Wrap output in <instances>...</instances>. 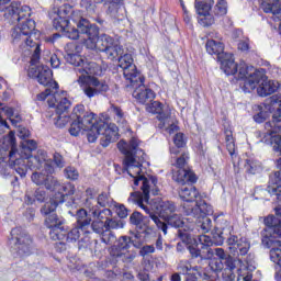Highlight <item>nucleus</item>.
<instances>
[{"label": "nucleus", "mask_w": 281, "mask_h": 281, "mask_svg": "<svg viewBox=\"0 0 281 281\" xmlns=\"http://www.w3.org/2000/svg\"><path fill=\"white\" fill-rule=\"evenodd\" d=\"M85 130V127L81 125L80 121L78 119H72L69 127V134L72 137H78Z\"/></svg>", "instance_id": "44"}, {"label": "nucleus", "mask_w": 281, "mask_h": 281, "mask_svg": "<svg viewBox=\"0 0 281 281\" xmlns=\"http://www.w3.org/2000/svg\"><path fill=\"white\" fill-rule=\"evenodd\" d=\"M212 205L207 204L205 200H200L194 204H186L183 206V214L186 216L198 217V216H207V214H212Z\"/></svg>", "instance_id": "26"}, {"label": "nucleus", "mask_w": 281, "mask_h": 281, "mask_svg": "<svg viewBox=\"0 0 281 281\" xmlns=\"http://www.w3.org/2000/svg\"><path fill=\"white\" fill-rule=\"evenodd\" d=\"M238 49L240 52H248L249 50V40H241V41H239Z\"/></svg>", "instance_id": "59"}, {"label": "nucleus", "mask_w": 281, "mask_h": 281, "mask_svg": "<svg viewBox=\"0 0 281 281\" xmlns=\"http://www.w3.org/2000/svg\"><path fill=\"white\" fill-rule=\"evenodd\" d=\"M109 265H111V262L109 260H106V259L101 260L98 262L97 269L99 271H104V270L109 269Z\"/></svg>", "instance_id": "60"}, {"label": "nucleus", "mask_w": 281, "mask_h": 281, "mask_svg": "<svg viewBox=\"0 0 281 281\" xmlns=\"http://www.w3.org/2000/svg\"><path fill=\"white\" fill-rule=\"evenodd\" d=\"M165 221L168 225H170V227H176V229H179V227H183V225H186L181 214H178L177 212L169 215Z\"/></svg>", "instance_id": "42"}, {"label": "nucleus", "mask_w": 281, "mask_h": 281, "mask_svg": "<svg viewBox=\"0 0 281 281\" xmlns=\"http://www.w3.org/2000/svg\"><path fill=\"white\" fill-rule=\"evenodd\" d=\"M179 196L184 201L182 207L184 205H194L196 203V199H199V190H196L192 184H189L180 189Z\"/></svg>", "instance_id": "31"}, {"label": "nucleus", "mask_w": 281, "mask_h": 281, "mask_svg": "<svg viewBox=\"0 0 281 281\" xmlns=\"http://www.w3.org/2000/svg\"><path fill=\"white\" fill-rule=\"evenodd\" d=\"M72 120L71 114L67 115V113H59L57 114L55 126H57V128H65V126H67L69 122H72Z\"/></svg>", "instance_id": "45"}, {"label": "nucleus", "mask_w": 281, "mask_h": 281, "mask_svg": "<svg viewBox=\"0 0 281 281\" xmlns=\"http://www.w3.org/2000/svg\"><path fill=\"white\" fill-rule=\"evenodd\" d=\"M54 191L57 193L55 194V198L50 199V201H60V199H63V203H65L66 196H71V194H76V187L70 182H59V186L57 187V189H54L53 192Z\"/></svg>", "instance_id": "32"}, {"label": "nucleus", "mask_w": 281, "mask_h": 281, "mask_svg": "<svg viewBox=\"0 0 281 281\" xmlns=\"http://www.w3.org/2000/svg\"><path fill=\"white\" fill-rule=\"evenodd\" d=\"M109 113L113 117L114 122L122 128H126V113L121 106L111 103Z\"/></svg>", "instance_id": "35"}, {"label": "nucleus", "mask_w": 281, "mask_h": 281, "mask_svg": "<svg viewBox=\"0 0 281 281\" xmlns=\"http://www.w3.org/2000/svg\"><path fill=\"white\" fill-rule=\"evenodd\" d=\"M266 229L262 233L261 243L267 249H270V260L274 265L281 261V221L280 218L269 215L263 220Z\"/></svg>", "instance_id": "9"}, {"label": "nucleus", "mask_w": 281, "mask_h": 281, "mask_svg": "<svg viewBox=\"0 0 281 281\" xmlns=\"http://www.w3.org/2000/svg\"><path fill=\"white\" fill-rule=\"evenodd\" d=\"M132 87L135 89L133 98H135V100L140 104H148V102H153L155 100V91L144 85L143 76L142 79H137V82Z\"/></svg>", "instance_id": "23"}, {"label": "nucleus", "mask_w": 281, "mask_h": 281, "mask_svg": "<svg viewBox=\"0 0 281 281\" xmlns=\"http://www.w3.org/2000/svg\"><path fill=\"white\" fill-rule=\"evenodd\" d=\"M142 221H144V217L142 216V213L137 211H135L130 217L132 225H142Z\"/></svg>", "instance_id": "51"}, {"label": "nucleus", "mask_w": 281, "mask_h": 281, "mask_svg": "<svg viewBox=\"0 0 281 281\" xmlns=\"http://www.w3.org/2000/svg\"><path fill=\"white\" fill-rule=\"evenodd\" d=\"M9 245L19 256H30L32 254V237L21 227L11 231Z\"/></svg>", "instance_id": "15"}, {"label": "nucleus", "mask_w": 281, "mask_h": 281, "mask_svg": "<svg viewBox=\"0 0 281 281\" xmlns=\"http://www.w3.org/2000/svg\"><path fill=\"white\" fill-rule=\"evenodd\" d=\"M148 113L157 115V120L160 122L158 124L159 128H164L166 123L170 121V115H168V108L162 105L159 101H154L146 108Z\"/></svg>", "instance_id": "28"}, {"label": "nucleus", "mask_w": 281, "mask_h": 281, "mask_svg": "<svg viewBox=\"0 0 281 281\" xmlns=\"http://www.w3.org/2000/svg\"><path fill=\"white\" fill-rule=\"evenodd\" d=\"M213 5L214 0H209V2L195 0V10L199 14L198 21L202 27H210V25H214V15L210 13Z\"/></svg>", "instance_id": "22"}, {"label": "nucleus", "mask_w": 281, "mask_h": 281, "mask_svg": "<svg viewBox=\"0 0 281 281\" xmlns=\"http://www.w3.org/2000/svg\"><path fill=\"white\" fill-rule=\"evenodd\" d=\"M269 106H271V97H270L268 103H265L263 106H259V113L254 115V120L257 124H262V122H265V120H267V117H269V115H271V113H272V117H273V113H276L278 111V109L270 110Z\"/></svg>", "instance_id": "37"}, {"label": "nucleus", "mask_w": 281, "mask_h": 281, "mask_svg": "<svg viewBox=\"0 0 281 281\" xmlns=\"http://www.w3.org/2000/svg\"><path fill=\"white\" fill-rule=\"evenodd\" d=\"M111 205H113V199H111L109 193H101L95 199V206L100 207V210H106V207H111Z\"/></svg>", "instance_id": "41"}, {"label": "nucleus", "mask_w": 281, "mask_h": 281, "mask_svg": "<svg viewBox=\"0 0 281 281\" xmlns=\"http://www.w3.org/2000/svg\"><path fill=\"white\" fill-rule=\"evenodd\" d=\"M95 189L92 188H88L85 194L82 191H76L75 196L72 198V203L74 205L83 203L91 216H100L102 218L103 216H106V214H110V212L109 209H100V206L95 205Z\"/></svg>", "instance_id": "14"}, {"label": "nucleus", "mask_w": 281, "mask_h": 281, "mask_svg": "<svg viewBox=\"0 0 281 281\" xmlns=\"http://www.w3.org/2000/svg\"><path fill=\"white\" fill-rule=\"evenodd\" d=\"M117 148L125 157L123 160L124 170L134 179V186L142 183L140 189L143 193L132 192L127 202L138 205L140 210H144L145 214L149 215V218L166 236L168 234V224L161 222L160 218L166 221L175 214L177 212V204L172 201H162L161 198H155L150 201V192L154 195L159 194V189H157L158 180L155 176L146 178L142 175V164L146 161V154L139 148V139L132 137L128 143L120 140ZM155 212L159 214L160 218Z\"/></svg>", "instance_id": "1"}, {"label": "nucleus", "mask_w": 281, "mask_h": 281, "mask_svg": "<svg viewBox=\"0 0 281 281\" xmlns=\"http://www.w3.org/2000/svg\"><path fill=\"white\" fill-rule=\"evenodd\" d=\"M54 164L57 168H65V158L58 153L54 154Z\"/></svg>", "instance_id": "57"}, {"label": "nucleus", "mask_w": 281, "mask_h": 281, "mask_svg": "<svg viewBox=\"0 0 281 281\" xmlns=\"http://www.w3.org/2000/svg\"><path fill=\"white\" fill-rule=\"evenodd\" d=\"M173 144L178 148H183L186 146V139L183 138V133H177L173 137Z\"/></svg>", "instance_id": "53"}, {"label": "nucleus", "mask_w": 281, "mask_h": 281, "mask_svg": "<svg viewBox=\"0 0 281 281\" xmlns=\"http://www.w3.org/2000/svg\"><path fill=\"white\" fill-rule=\"evenodd\" d=\"M148 254H155V246L147 245V246H143L140 248L139 256H142L143 258H146V256H148Z\"/></svg>", "instance_id": "54"}, {"label": "nucleus", "mask_w": 281, "mask_h": 281, "mask_svg": "<svg viewBox=\"0 0 281 281\" xmlns=\"http://www.w3.org/2000/svg\"><path fill=\"white\" fill-rule=\"evenodd\" d=\"M1 113H5V115L9 116L10 122L14 126H16V124H19V122H21V115L15 114L13 108L3 106V103H0V119L3 120V117H1Z\"/></svg>", "instance_id": "39"}, {"label": "nucleus", "mask_w": 281, "mask_h": 281, "mask_svg": "<svg viewBox=\"0 0 281 281\" xmlns=\"http://www.w3.org/2000/svg\"><path fill=\"white\" fill-rule=\"evenodd\" d=\"M122 281H135V277L131 272H124Z\"/></svg>", "instance_id": "64"}, {"label": "nucleus", "mask_w": 281, "mask_h": 281, "mask_svg": "<svg viewBox=\"0 0 281 281\" xmlns=\"http://www.w3.org/2000/svg\"><path fill=\"white\" fill-rule=\"evenodd\" d=\"M35 214H36V211L33 207H29V209H26L24 216L29 221H34Z\"/></svg>", "instance_id": "62"}, {"label": "nucleus", "mask_w": 281, "mask_h": 281, "mask_svg": "<svg viewBox=\"0 0 281 281\" xmlns=\"http://www.w3.org/2000/svg\"><path fill=\"white\" fill-rule=\"evenodd\" d=\"M54 3L53 27L61 32L63 36L70 41H81L88 34L92 36L97 34L98 25L82 18L79 10H74V7L65 0H54Z\"/></svg>", "instance_id": "4"}, {"label": "nucleus", "mask_w": 281, "mask_h": 281, "mask_svg": "<svg viewBox=\"0 0 281 281\" xmlns=\"http://www.w3.org/2000/svg\"><path fill=\"white\" fill-rule=\"evenodd\" d=\"M116 214L120 218H126L128 216V209L124 204H120L116 206Z\"/></svg>", "instance_id": "55"}, {"label": "nucleus", "mask_w": 281, "mask_h": 281, "mask_svg": "<svg viewBox=\"0 0 281 281\" xmlns=\"http://www.w3.org/2000/svg\"><path fill=\"white\" fill-rule=\"evenodd\" d=\"M64 175L66 179H70V181L78 180V177H80V173L78 172V169L76 167H66L64 170Z\"/></svg>", "instance_id": "49"}, {"label": "nucleus", "mask_w": 281, "mask_h": 281, "mask_svg": "<svg viewBox=\"0 0 281 281\" xmlns=\"http://www.w3.org/2000/svg\"><path fill=\"white\" fill-rule=\"evenodd\" d=\"M94 3H106L108 14L114 21H124L126 19V8H124L122 0H94Z\"/></svg>", "instance_id": "25"}, {"label": "nucleus", "mask_w": 281, "mask_h": 281, "mask_svg": "<svg viewBox=\"0 0 281 281\" xmlns=\"http://www.w3.org/2000/svg\"><path fill=\"white\" fill-rule=\"evenodd\" d=\"M244 168L248 175H258L262 170V164L255 157L245 160Z\"/></svg>", "instance_id": "38"}, {"label": "nucleus", "mask_w": 281, "mask_h": 281, "mask_svg": "<svg viewBox=\"0 0 281 281\" xmlns=\"http://www.w3.org/2000/svg\"><path fill=\"white\" fill-rule=\"evenodd\" d=\"M239 78H246L244 82L239 83L244 93H251V91L257 89V93L261 98H267V95H271L276 91H278L277 95H281L280 83L269 80L262 68L256 69L252 66L243 64L239 68Z\"/></svg>", "instance_id": "7"}, {"label": "nucleus", "mask_w": 281, "mask_h": 281, "mask_svg": "<svg viewBox=\"0 0 281 281\" xmlns=\"http://www.w3.org/2000/svg\"><path fill=\"white\" fill-rule=\"evenodd\" d=\"M37 100L40 102L47 100L48 106L55 109L56 114L67 113L71 108V101L67 99V92L65 91L58 93V90L54 92L52 89L46 88L44 92L37 94Z\"/></svg>", "instance_id": "13"}, {"label": "nucleus", "mask_w": 281, "mask_h": 281, "mask_svg": "<svg viewBox=\"0 0 281 281\" xmlns=\"http://www.w3.org/2000/svg\"><path fill=\"white\" fill-rule=\"evenodd\" d=\"M47 199V192L45 189L37 188L34 192L26 191L24 202L26 205H34V203H43Z\"/></svg>", "instance_id": "34"}, {"label": "nucleus", "mask_w": 281, "mask_h": 281, "mask_svg": "<svg viewBox=\"0 0 281 281\" xmlns=\"http://www.w3.org/2000/svg\"><path fill=\"white\" fill-rule=\"evenodd\" d=\"M119 59V67L123 70V76L127 82H130L131 87H135V82L140 80L142 82V75L137 71V67L133 64V55L125 54L123 56H117L115 60Z\"/></svg>", "instance_id": "19"}, {"label": "nucleus", "mask_w": 281, "mask_h": 281, "mask_svg": "<svg viewBox=\"0 0 281 281\" xmlns=\"http://www.w3.org/2000/svg\"><path fill=\"white\" fill-rule=\"evenodd\" d=\"M217 60L221 64L222 71H224L226 76H235L237 80H240L239 85H243V82L247 80V77L240 78V66L245 65V63L243 61L239 65L236 64V60L234 59V55L232 53H226Z\"/></svg>", "instance_id": "21"}, {"label": "nucleus", "mask_w": 281, "mask_h": 281, "mask_svg": "<svg viewBox=\"0 0 281 281\" xmlns=\"http://www.w3.org/2000/svg\"><path fill=\"white\" fill-rule=\"evenodd\" d=\"M188 154H182L180 157L171 160V165L178 168L177 171H173L172 179L177 183L181 186H186L187 183H196V175L194 171L190 169H186V164H188Z\"/></svg>", "instance_id": "16"}, {"label": "nucleus", "mask_w": 281, "mask_h": 281, "mask_svg": "<svg viewBox=\"0 0 281 281\" xmlns=\"http://www.w3.org/2000/svg\"><path fill=\"white\" fill-rule=\"evenodd\" d=\"M227 245L232 256H235L236 258L247 256L249 249H251V244H249L247 238L238 239L236 236L228 237Z\"/></svg>", "instance_id": "24"}, {"label": "nucleus", "mask_w": 281, "mask_h": 281, "mask_svg": "<svg viewBox=\"0 0 281 281\" xmlns=\"http://www.w3.org/2000/svg\"><path fill=\"white\" fill-rule=\"evenodd\" d=\"M205 47L207 54L211 56H216L217 60L221 58V56L227 54L225 53V44L218 40H207Z\"/></svg>", "instance_id": "33"}, {"label": "nucleus", "mask_w": 281, "mask_h": 281, "mask_svg": "<svg viewBox=\"0 0 281 281\" xmlns=\"http://www.w3.org/2000/svg\"><path fill=\"white\" fill-rule=\"evenodd\" d=\"M160 128H165L169 135H175V133H178L179 131V126L175 125V123H170V116L169 121L166 122V125Z\"/></svg>", "instance_id": "52"}, {"label": "nucleus", "mask_w": 281, "mask_h": 281, "mask_svg": "<svg viewBox=\"0 0 281 281\" xmlns=\"http://www.w3.org/2000/svg\"><path fill=\"white\" fill-rule=\"evenodd\" d=\"M71 119L78 120L81 126H83L90 144H94L98 140V136H101L100 144L103 148H106L113 142H117V125H109L102 119H97L93 112L85 111V105L82 104L74 108Z\"/></svg>", "instance_id": "5"}, {"label": "nucleus", "mask_w": 281, "mask_h": 281, "mask_svg": "<svg viewBox=\"0 0 281 281\" xmlns=\"http://www.w3.org/2000/svg\"><path fill=\"white\" fill-rule=\"evenodd\" d=\"M12 0H0V12L4 13V19L10 23H19L11 31V38L13 45H19L21 49L30 52L31 64L27 76L33 78L43 87H47L50 91H58V82L54 81V74L45 65H38L41 60V44L36 35V22L32 19V9L29 5H21L19 2Z\"/></svg>", "instance_id": "2"}, {"label": "nucleus", "mask_w": 281, "mask_h": 281, "mask_svg": "<svg viewBox=\"0 0 281 281\" xmlns=\"http://www.w3.org/2000/svg\"><path fill=\"white\" fill-rule=\"evenodd\" d=\"M80 5L86 10L87 14H95V2L91 0H81Z\"/></svg>", "instance_id": "50"}, {"label": "nucleus", "mask_w": 281, "mask_h": 281, "mask_svg": "<svg viewBox=\"0 0 281 281\" xmlns=\"http://www.w3.org/2000/svg\"><path fill=\"white\" fill-rule=\"evenodd\" d=\"M260 8L266 14H272L273 21H281V0H262Z\"/></svg>", "instance_id": "29"}, {"label": "nucleus", "mask_w": 281, "mask_h": 281, "mask_svg": "<svg viewBox=\"0 0 281 281\" xmlns=\"http://www.w3.org/2000/svg\"><path fill=\"white\" fill-rule=\"evenodd\" d=\"M117 240V237H115V234L109 229H106L101 235V243H104V245H113Z\"/></svg>", "instance_id": "48"}, {"label": "nucleus", "mask_w": 281, "mask_h": 281, "mask_svg": "<svg viewBox=\"0 0 281 281\" xmlns=\"http://www.w3.org/2000/svg\"><path fill=\"white\" fill-rule=\"evenodd\" d=\"M133 246V239L128 236H121L117 244L112 246L111 256L113 258H120L122 262H133L137 258V252L131 250Z\"/></svg>", "instance_id": "17"}, {"label": "nucleus", "mask_w": 281, "mask_h": 281, "mask_svg": "<svg viewBox=\"0 0 281 281\" xmlns=\"http://www.w3.org/2000/svg\"><path fill=\"white\" fill-rule=\"evenodd\" d=\"M188 251L198 262H206L213 273H222L224 281H234V269L236 261L227 255L223 248L201 250L199 246H187Z\"/></svg>", "instance_id": "6"}, {"label": "nucleus", "mask_w": 281, "mask_h": 281, "mask_svg": "<svg viewBox=\"0 0 281 281\" xmlns=\"http://www.w3.org/2000/svg\"><path fill=\"white\" fill-rule=\"evenodd\" d=\"M239 262H246L245 269H239L237 281H258L254 279V274L251 273V269H256V267L252 266L254 257L251 254L247 255L246 258H239ZM250 270V271H249Z\"/></svg>", "instance_id": "30"}, {"label": "nucleus", "mask_w": 281, "mask_h": 281, "mask_svg": "<svg viewBox=\"0 0 281 281\" xmlns=\"http://www.w3.org/2000/svg\"><path fill=\"white\" fill-rule=\"evenodd\" d=\"M78 247L79 249H89V247H91V238H89L88 236L81 238L78 241Z\"/></svg>", "instance_id": "56"}, {"label": "nucleus", "mask_w": 281, "mask_h": 281, "mask_svg": "<svg viewBox=\"0 0 281 281\" xmlns=\"http://www.w3.org/2000/svg\"><path fill=\"white\" fill-rule=\"evenodd\" d=\"M80 43H82L87 49H95L100 54H103L108 60H115L117 56L124 54V49L115 43L113 37L106 34L100 35V29L98 26L94 35L88 33Z\"/></svg>", "instance_id": "8"}, {"label": "nucleus", "mask_w": 281, "mask_h": 281, "mask_svg": "<svg viewBox=\"0 0 281 281\" xmlns=\"http://www.w3.org/2000/svg\"><path fill=\"white\" fill-rule=\"evenodd\" d=\"M105 226H106L108 231L123 229L124 228V222H122V220L111 218V216H110L109 218H105Z\"/></svg>", "instance_id": "47"}, {"label": "nucleus", "mask_w": 281, "mask_h": 281, "mask_svg": "<svg viewBox=\"0 0 281 281\" xmlns=\"http://www.w3.org/2000/svg\"><path fill=\"white\" fill-rule=\"evenodd\" d=\"M109 214H105L102 217H100V215H91V213L89 214L85 209H79L75 212L69 211L68 214L76 217L79 227H81V232L85 234H91V232H93L101 236L108 229L105 218L113 216L111 209H109Z\"/></svg>", "instance_id": "11"}, {"label": "nucleus", "mask_w": 281, "mask_h": 281, "mask_svg": "<svg viewBox=\"0 0 281 281\" xmlns=\"http://www.w3.org/2000/svg\"><path fill=\"white\" fill-rule=\"evenodd\" d=\"M55 250L58 254H63V251H67V245L65 244V241H58L55 244Z\"/></svg>", "instance_id": "61"}, {"label": "nucleus", "mask_w": 281, "mask_h": 281, "mask_svg": "<svg viewBox=\"0 0 281 281\" xmlns=\"http://www.w3.org/2000/svg\"><path fill=\"white\" fill-rule=\"evenodd\" d=\"M76 222L77 226L71 228L68 233L66 232L65 238L68 244L78 243V240H80V232H82V227H80L78 220H76Z\"/></svg>", "instance_id": "40"}, {"label": "nucleus", "mask_w": 281, "mask_h": 281, "mask_svg": "<svg viewBox=\"0 0 281 281\" xmlns=\"http://www.w3.org/2000/svg\"><path fill=\"white\" fill-rule=\"evenodd\" d=\"M224 133H225L226 148L231 157L234 158V155L236 154V144L234 143V135L232 134V130H225Z\"/></svg>", "instance_id": "43"}, {"label": "nucleus", "mask_w": 281, "mask_h": 281, "mask_svg": "<svg viewBox=\"0 0 281 281\" xmlns=\"http://www.w3.org/2000/svg\"><path fill=\"white\" fill-rule=\"evenodd\" d=\"M50 66L53 69H58L60 67V58H58V55L53 54L49 58Z\"/></svg>", "instance_id": "58"}, {"label": "nucleus", "mask_w": 281, "mask_h": 281, "mask_svg": "<svg viewBox=\"0 0 281 281\" xmlns=\"http://www.w3.org/2000/svg\"><path fill=\"white\" fill-rule=\"evenodd\" d=\"M225 241V238L223 237V233H215L213 235V238L207 235H200L198 238V241L193 245H188V247H194L198 246L201 251H207V249H212V245H215L216 247L223 245Z\"/></svg>", "instance_id": "27"}, {"label": "nucleus", "mask_w": 281, "mask_h": 281, "mask_svg": "<svg viewBox=\"0 0 281 281\" xmlns=\"http://www.w3.org/2000/svg\"><path fill=\"white\" fill-rule=\"evenodd\" d=\"M177 271L184 276V281H196L199 278L201 280H210V274L203 272L201 266L192 267L189 260H180L177 266Z\"/></svg>", "instance_id": "20"}, {"label": "nucleus", "mask_w": 281, "mask_h": 281, "mask_svg": "<svg viewBox=\"0 0 281 281\" xmlns=\"http://www.w3.org/2000/svg\"><path fill=\"white\" fill-rule=\"evenodd\" d=\"M71 49H76L74 44H68L65 47L66 55L64 56L66 63L74 65L77 76H101L102 68L95 61H85L82 57L76 53H72Z\"/></svg>", "instance_id": "12"}, {"label": "nucleus", "mask_w": 281, "mask_h": 281, "mask_svg": "<svg viewBox=\"0 0 281 281\" xmlns=\"http://www.w3.org/2000/svg\"><path fill=\"white\" fill-rule=\"evenodd\" d=\"M178 235L181 238L182 243H190V233L182 232L181 229L178 231Z\"/></svg>", "instance_id": "63"}, {"label": "nucleus", "mask_w": 281, "mask_h": 281, "mask_svg": "<svg viewBox=\"0 0 281 281\" xmlns=\"http://www.w3.org/2000/svg\"><path fill=\"white\" fill-rule=\"evenodd\" d=\"M94 75H79V85H87L83 88V93L87 98H95L98 93H106L109 91V85L104 81L98 80V78L92 77Z\"/></svg>", "instance_id": "18"}, {"label": "nucleus", "mask_w": 281, "mask_h": 281, "mask_svg": "<svg viewBox=\"0 0 281 281\" xmlns=\"http://www.w3.org/2000/svg\"><path fill=\"white\" fill-rule=\"evenodd\" d=\"M37 144L34 139H24L21 143L20 154L16 151V138L14 132H10L8 136L3 138V143L0 146V159L2 161H9L8 166L12 172H16L20 177H25L29 170H42L35 171L31 176V180L35 186H44L46 190H56L60 186V181L56 179L52 173L54 172V164L52 158L47 156V151L43 149L37 150V155L32 156V153L36 150Z\"/></svg>", "instance_id": "3"}, {"label": "nucleus", "mask_w": 281, "mask_h": 281, "mask_svg": "<svg viewBox=\"0 0 281 281\" xmlns=\"http://www.w3.org/2000/svg\"><path fill=\"white\" fill-rule=\"evenodd\" d=\"M215 16H225L227 14V1L226 0H217L214 9Z\"/></svg>", "instance_id": "46"}, {"label": "nucleus", "mask_w": 281, "mask_h": 281, "mask_svg": "<svg viewBox=\"0 0 281 281\" xmlns=\"http://www.w3.org/2000/svg\"><path fill=\"white\" fill-rule=\"evenodd\" d=\"M63 203V199L49 200L41 209V214L45 216V225L48 227L52 240H65L67 231L65 229V218L56 214V209Z\"/></svg>", "instance_id": "10"}, {"label": "nucleus", "mask_w": 281, "mask_h": 281, "mask_svg": "<svg viewBox=\"0 0 281 281\" xmlns=\"http://www.w3.org/2000/svg\"><path fill=\"white\" fill-rule=\"evenodd\" d=\"M191 223H194L196 229L202 232V234H207L212 229V218L207 215L191 217Z\"/></svg>", "instance_id": "36"}]
</instances>
